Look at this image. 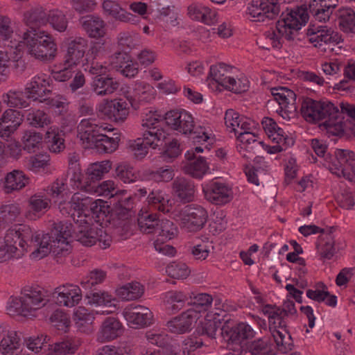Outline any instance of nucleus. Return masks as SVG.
Masks as SVG:
<instances>
[{"label": "nucleus", "mask_w": 355, "mask_h": 355, "mask_svg": "<svg viewBox=\"0 0 355 355\" xmlns=\"http://www.w3.org/2000/svg\"><path fill=\"white\" fill-rule=\"evenodd\" d=\"M74 224L60 221L54 223L50 233L43 236L39 248L31 253L33 258L42 259L46 257L53 248H59V244L67 243L68 238L71 237L84 246L92 247L97 241H101L103 230L85 220H75Z\"/></svg>", "instance_id": "nucleus-1"}, {"label": "nucleus", "mask_w": 355, "mask_h": 355, "mask_svg": "<svg viewBox=\"0 0 355 355\" xmlns=\"http://www.w3.org/2000/svg\"><path fill=\"white\" fill-rule=\"evenodd\" d=\"M336 1L337 0H310L308 6L304 4L293 9H287V12H282L277 21L278 33L288 41L294 40L300 35L302 26L305 25L309 20L308 12L315 20L325 22L329 19L336 6Z\"/></svg>", "instance_id": "nucleus-2"}, {"label": "nucleus", "mask_w": 355, "mask_h": 355, "mask_svg": "<svg viewBox=\"0 0 355 355\" xmlns=\"http://www.w3.org/2000/svg\"><path fill=\"white\" fill-rule=\"evenodd\" d=\"M254 334L249 324L238 323L231 318V315H223V340L227 343L226 348L229 351L225 355H240L242 340L253 338Z\"/></svg>", "instance_id": "nucleus-3"}, {"label": "nucleus", "mask_w": 355, "mask_h": 355, "mask_svg": "<svg viewBox=\"0 0 355 355\" xmlns=\"http://www.w3.org/2000/svg\"><path fill=\"white\" fill-rule=\"evenodd\" d=\"M144 120L143 127L149 130H145L142 138H137L130 145L134 151V156L137 159H142L148 153V147L155 149L157 147L162 146L164 139H166V133L162 129L157 128L156 123L160 121L159 118L148 116Z\"/></svg>", "instance_id": "nucleus-4"}, {"label": "nucleus", "mask_w": 355, "mask_h": 355, "mask_svg": "<svg viewBox=\"0 0 355 355\" xmlns=\"http://www.w3.org/2000/svg\"><path fill=\"white\" fill-rule=\"evenodd\" d=\"M23 40L31 55L42 61H51L55 56L56 44L45 32L35 33L33 35L24 33Z\"/></svg>", "instance_id": "nucleus-5"}, {"label": "nucleus", "mask_w": 355, "mask_h": 355, "mask_svg": "<svg viewBox=\"0 0 355 355\" xmlns=\"http://www.w3.org/2000/svg\"><path fill=\"white\" fill-rule=\"evenodd\" d=\"M44 297L41 288L26 286L21 291V296L12 299L7 309L10 315L27 316L31 311L42 306Z\"/></svg>", "instance_id": "nucleus-6"}, {"label": "nucleus", "mask_w": 355, "mask_h": 355, "mask_svg": "<svg viewBox=\"0 0 355 355\" xmlns=\"http://www.w3.org/2000/svg\"><path fill=\"white\" fill-rule=\"evenodd\" d=\"M167 125L172 129L182 132L183 134H189V137L193 143L200 141H206L209 136L205 131L194 130L193 117L186 111L171 110L165 113L164 117Z\"/></svg>", "instance_id": "nucleus-7"}, {"label": "nucleus", "mask_w": 355, "mask_h": 355, "mask_svg": "<svg viewBox=\"0 0 355 355\" xmlns=\"http://www.w3.org/2000/svg\"><path fill=\"white\" fill-rule=\"evenodd\" d=\"M179 216L184 227L190 232H196L204 227L208 215L201 206L188 205L180 209Z\"/></svg>", "instance_id": "nucleus-8"}, {"label": "nucleus", "mask_w": 355, "mask_h": 355, "mask_svg": "<svg viewBox=\"0 0 355 355\" xmlns=\"http://www.w3.org/2000/svg\"><path fill=\"white\" fill-rule=\"evenodd\" d=\"M280 12L278 0H252L248 13L254 21L264 22L275 19Z\"/></svg>", "instance_id": "nucleus-9"}, {"label": "nucleus", "mask_w": 355, "mask_h": 355, "mask_svg": "<svg viewBox=\"0 0 355 355\" xmlns=\"http://www.w3.org/2000/svg\"><path fill=\"white\" fill-rule=\"evenodd\" d=\"M239 142L237 146L238 151L241 157L245 159H256L262 155L264 151L265 144L259 140L258 135L245 134L236 138Z\"/></svg>", "instance_id": "nucleus-10"}, {"label": "nucleus", "mask_w": 355, "mask_h": 355, "mask_svg": "<svg viewBox=\"0 0 355 355\" xmlns=\"http://www.w3.org/2000/svg\"><path fill=\"white\" fill-rule=\"evenodd\" d=\"M239 70L232 65L223 63V89L235 94H241L249 89V81L239 77Z\"/></svg>", "instance_id": "nucleus-11"}, {"label": "nucleus", "mask_w": 355, "mask_h": 355, "mask_svg": "<svg viewBox=\"0 0 355 355\" xmlns=\"http://www.w3.org/2000/svg\"><path fill=\"white\" fill-rule=\"evenodd\" d=\"M327 109L324 121L319 127L326 130L331 135H343L345 123L343 122L344 117H342V113H340L339 109L331 102L327 103Z\"/></svg>", "instance_id": "nucleus-12"}, {"label": "nucleus", "mask_w": 355, "mask_h": 355, "mask_svg": "<svg viewBox=\"0 0 355 355\" xmlns=\"http://www.w3.org/2000/svg\"><path fill=\"white\" fill-rule=\"evenodd\" d=\"M222 309L215 307L209 311L203 321H200L195 330V334L199 336H207L211 339L216 338L217 329L221 331L222 336V318L220 313Z\"/></svg>", "instance_id": "nucleus-13"}, {"label": "nucleus", "mask_w": 355, "mask_h": 355, "mask_svg": "<svg viewBox=\"0 0 355 355\" xmlns=\"http://www.w3.org/2000/svg\"><path fill=\"white\" fill-rule=\"evenodd\" d=\"M335 155L339 168L332 171L338 177H343L350 182H355V153L349 150L336 149Z\"/></svg>", "instance_id": "nucleus-14"}, {"label": "nucleus", "mask_w": 355, "mask_h": 355, "mask_svg": "<svg viewBox=\"0 0 355 355\" xmlns=\"http://www.w3.org/2000/svg\"><path fill=\"white\" fill-rule=\"evenodd\" d=\"M198 311L188 309L180 315L167 322V327L171 332L183 334L189 332L199 319Z\"/></svg>", "instance_id": "nucleus-15"}, {"label": "nucleus", "mask_w": 355, "mask_h": 355, "mask_svg": "<svg viewBox=\"0 0 355 355\" xmlns=\"http://www.w3.org/2000/svg\"><path fill=\"white\" fill-rule=\"evenodd\" d=\"M24 22L27 26L24 33L33 35L35 33L44 32L40 28L48 23V12L40 6L31 8L24 12Z\"/></svg>", "instance_id": "nucleus-16"}, {"label": "nucleus", "mask_w": 355, "mask_h": 355, "mask_svg": "<svg viewBox=\"0 0 355 355\" xmlns=\"http://www.w3.org/2000/svg\"><path fill=\"white\" fill-rule=\"evenodd\" d=\"M309 41L322 52H331L334 51V46L340 42L341 37L338 33L326 27L320 31H317L314 35H311Z\"/></svg>", "instance_id": "nucleus-17"}, {"label": "nucleus", "mask_w": 355, "mask_h": 355, "mask_svg": "<svg viewBox=\"0 0 355 355\" xmlns=\"http://www.w3.org/2000/svg\"><path fill=\"white\" fill-rule=\"evenodd\" d=\"M99 111L108 119L123 121L128 114V103L122 99H114L100 105Z\"/></svg>", "instance_id": "nucleus-18"}, {"label": "nucleus", "mask_w": 355, "mask_h": 355, "mask_svg": "<svg viewBox=\"0 0 355 355\" xmlns=\"http://www.w3.org/2000/svg\"><path fill=\"white\" fill-rule=\"evenodd\" d=\"M173 193L182 203L191 202L194 199V182L187 178H176L172 183Z\"/></svg>", "instance_id": "nucleus-19"}, {"label": "nucleus", "mask_w": 355, "mask_h": 355, "mask_svg": "<svg viewBox=\"0 0 355 355\" xmlns=\"http://www.w3.org/2000/svg\"><path fill=\"white\" fill-rule=\"evenodd\" d=\"M133 208L132 196H129L125 198L118 199L117 201L113 202V205L107 211V216L110 220H126L132 216Z\"/></svg>", "instance_id": "nucleus-20"}, {"label": "nucleus", "mask_w": 355, "mask_h": 355, "mask_svg": "<svg viewBox=\"0 0 355 355\" xmlns=\"http://www.w3.org/2000/svg\"><path fill=\"white\" fill-rule=\"evenodd\" d=\"M24 115L17 110H6L0 118V135L9 137L21 124Z\"/></svg>", "instance_id": "nucleus-21"}, {"label": "nucleus", "mask_w": 355, "mask_h": 355, "mask_svg": "<svg viewBox=\"0 0 355 355\" xmlns=\"http://www.w3.org/2000/svg\"><path fill=\"white\" fill-rule=\"evenodd\" d=\"M275 100L280 106V112L292 113L296 111V94L287 87H279L271 89Z\"/></svg>", "instance_id": "nucleus-22"}, {"label": "nucleus", "mask_w": 355, "mask_h": 355, "mask_svg": "<svg viewBox=\"0 0 355 355\" xmlns=\"http://www.w3.org/2000/svg\"><path fill=\"white\" fill-rule=\"evenodd\" d=\"M185 158L188 162L184 166V171L193 178L200 179L209 168L205 157H197L193 150H188L185 153Z\"/></svg>", "instance_id": "nucleus-23"}, {"label": "nucleus", "mask_w": 355, "mask_h": 355, "mask_svg": "<svg viewBox=\"0 0 355 355\" xmlns=\"http://www.w3.org/2000/svg\"><path fill=\"white\" fill-rule=\"evenodd\" d=\"M126 320L139 327H146L152 324L153 313L147 307L137 305L131 306L125 311Z\"/></svg>", "instance_id": "nucleus-24"}, {"label": "nucleus", "mask_w": 355, "mask_h": 355, "mask_svg": "<svg viewBox=\"0 0 355 355\" xmlns=\"http://www.w3.org/2000/svg\"><path fill=\"white\" fill-rule=\"evenodd\" d=\"M90 85L92 90L97 95L105 96L117 90L119 83L109 75L100 73L92 78Z\"/></svg>", "instance_id": "nucleus-25"}, {"label": "nucleus", "mask_w": 355, "mask_h": 355, "mask_svg": "<svg viewBox=\"0 0 355 355\" xmlns=\"http://www.w3.org/2000/svg\"><path fill=\"white\" fill-rule=\"evenodd\" d=\"M87 41L82 37L76 38L68 46L64 65L72 67L78 64L85 54Z\"/></svg>", "instance_id": "nucleus-26"}, {"label": "nucleus", "mask_w": 355, "mask_h": 355, "mask_svg": "<svg viewBox=\"0 0 355 355\" xmlns=\"http://www.w3.org/2000/svg\"><path fill=\"white\" fill-rule=\"evenodd\" d=\"M123 333V326L120 321L114 317H107L103 322L98 332V340L109 341L114 340Z\"/></svg>", "instance_id": "nucleus-27"}, {"label": "nucleus", "mask_w": 355, "mask_h": 355, "mask_svg": "<svg viewBox=\"0 0 355 355\" xmlns=\"http://www.w3.org/2000/svg\"><path fill=\"white\" fill-rule=\"evenodd\" d=\"M79 22L90 37L102 38L105 35V22L97 16H83Z\"/></svg>", "instance_id": "nucleus-28"}, {"label": "nucleus", "mask_w": 355, "mask_h": 355, "mask_svg": "<svg viewBox=\"0 0 355 355\" xmlns=\"http://www.w3.org/2000/svg\"><path fill=\"white\" fill-rule=\"evenodd\" d=\"M146 337L149 343L159 347L156 350L158 355H179L168 335L147 332Z\"/></svg>", "instance_id": "nucleus-29"}, {"label": "nucleus", "mask_w": 355, "mask_h": 355, "mask_svg": "<svg viewBox=\"0 0 355 355\" xmlns=\"http://www.w3.org/2000/svg\"><path fill=\"white\" fill-rule=\"evenodd\" d=\"M74 320L78 330L87 334L94 331V313L83 306H79L74 312Z\"/></svg>", "instance_id": "nucleus-30"}, {"label": "nucleus", "mask_w": 355, "mask_h": 355, "mask_svg": "<svg viewBox=\"0 0 355 355\" xmlns=\"http://www.w3.org/2000/svg\"><path fill=\"white\" fill-rule=\"evenodd\" d=\"M21 333L8 331L0 342V350L3 355H15L21 345Z\"/></svg>", "instance_id": "nucleus-31"}, {"label": "nucleus", "mask_w": 355, "mask_h": 355, "mask_svg": "<svg viewBox=\"0 0 355 355\" xmlns=\"http://www.w3.org/2000/svg\"><path fill=\"white\" fill-rule=\"evenodd\" d=\"M29 182V178L19 170H14L4 176L5 187L7 192L24 188Z\"/></svg>", "instance_id": "nucleus-32"}, {"label": "nucleus", "mask_w": 355, "mask_h": 355, "mask_svg": "<svg viewBox=\"0 0 355 355\" xmlns=\"http://www.w3.org/2000/svg\"><path fill=\"white\" fill-rule=\"evenodd\" d=\"M101 130L97 140L95 141L96 148L100 153H110L114 152L119 146L120 141L119 133H114V137H108Z\"/></svg>", "instance_id": "nucleus-33"}, {"label": "nucleus", "mask_w": 355, "mask_h": 355, "mask_svg": "<svg viewBox=\"0 0 355 355\" xmlns=\"http://www.w3.org/2000/svg\"><path fill=\"white\" fill-rule=\"evenodd\" d=\"M112 163L109 160L91 164L87 169V180L86 184H94L101 180L105 173L109 172Z\"/></svg>", "instance_id": "nucleus-34"}, {"label": "nucleus", "mask_w": 355, "mask_h": 355, "mask_svg": "<svg viewBox=\"0 0 355 355\" xmlns=\"http://www.w3.org/2000/svg\"><path fill=\"white\" fill-rule=\"evenodd\" d=\"M318 107V101L306 98L302 103L300 112L306 121L315 123L320 121Z\"/></svg>", "instance_id": "nucleus-35"}, {"label": "nucleus", "mask_w": 355, "mask_h": 355, "mask_svg": "<svg viewBox=\"0 0 355 355\" xmlns=\"http://www.w3.org/2000/svg\"><path fill=\"white\" fill-rule=\"evenodd\" d=\"M157 227L153 234L157 235L158 241L170 240L173 239L178 233V228L175 224L167 219H162L156 223Z\"/></svg>", "instance_id": "nucleus-36"}, {"label": "nucleus", "mask_w": 355, "mask_h": 355, "mask_svg": "<svg viewBox=\"0 0 355 355\" xmlns=\"http://www.w3.org/2000/svg\"><path fill=\"white\" fill-rule=\"evenodd\" d=\"M247 349L252 355H274L270 339L266 337L248 342Z\"/></svg>", "instance_id": "nucleus-37"}, {"label": "nucleus", "mask_w": 355, "mask_h": 355, "mask_svg": "<svg viewBox=\"0 0 355 355\" xmlns=\"http://www.w3.org/2000/svg\"><path fill=\"white\" fill-rule=\"evenodd\" d=\"M80 345L78 340L67 339L61 342H57L52 345H48V349L52 350L55 354H72L78 349Z\"/></svg>", "instance_id": "nucleus-38"}, {"label": "nucleus", "mask_w": 355, "mask_h": 355, "mask_svg": "<svg viewBox=\"0 0 355 355\" xmlns=\"http://www.w3.org/2000/svg\"><path fill=\"white\" fill-rule=\"evenodd\" d=\"M84 189L88 192L97 193L99 196H113L115 191L114 183L112 180L103 181L102 183H88L84 186Z\"/></svg>", "instance_id": "nucleus-39"}, {"label": "nucleus", "mask_w": 355, "mask_h": 355, "mask_svg": "<svg viewBox=\"0 0 355 355\" xmlns=\"http://www.w3.org/2000/svg\"><path fill=\"white\" fill-rule=\"evenodd\" d=\"M42 139V134L33 130H26L22 138L24 150L28 153H35L39 149Z\"/></svg>", "instance_id": "nucleus-40"}, {"label": "nucleus", "mask_w": 355, "mask_h": 355, "mask_svg": "<svg viewBox=\"0 0 355 355\" xmlns=\"http://www.w3.org/2000/svg\"><path fill=\"white\" fill-rule=\"evenodd\" d=\"M191 302H189V304H192L195 308L193 310L198 311V315L202 311H207L208 307L211 305L213 297L211 295L207 293H195L192 292L189 295Z\"/></svg>", "instance_id": "nucleus-41"}, {"label": "nucleus", "mask_w": 355, "mask_h": 355, "mask_svg": "<svg viewBox=\"0 0 355 355\" xmlns=\"http://www.w3.org/2000/svg\"><path fill=\"white\" fill-rule=\"evenodd\" d=\"M221 69L222 62L211 65L209 74L206 79L209 88L218 92H220L221 89L220 87L222 86Z\"/></svg>", "instance_id": "nucleus-42"}, {"label": "nucleus", "mask_w": 355, "mask_h": 355, "mask_svg": "<svg viewBox=\"0 0 355 355\" xmlns=\"http://www.w3.org/2000/svg\"><path fill=\"white\" fill-rule=\"evenodd\" d=\"M338 23L341 29L347 33L353 32L355 28V12L351 8L339 10Z\"/></svg>", "instance_id": "nucleus-43"}, {"label": "nucleus", "mask_w": 355, "mask_h": 355, "mask_svg": "<svg viewBox=\"0 0 355 355\" xmlns=\"http://www.w3.org/2000/svg\"><path fill=\"white\" fill-rule=\"evenodd\" d=\"M223 119L226 132L230 135V138H233L234 135L236 134V128H239L241 122L239 114L232 109L227 110Z\"/></svg>", "instance_id": "nucleus-44"}, {"label": "nucleus", "mask_w": 355, "mask_h": 355, "mask_svg": "<svg viewBox=\"0 0 355 355\" xmlns=\"http://www.w3.org/2000/svg\"><path fill=\"white\" fill-rule=\"evenodd\" d=\"M71 293H61V295L58 297V302L66 306H73L81 300L82 294L80 288L78 286L71 285Z\"/></svg>", "instance_id": "nucleus-45"}, {"label": "nucleus", "mask_w": 355, "mask_h": 355, "mask_svg": "<svg viewBox=\"0 0 355 355\" xmlns=\"http://www.w3.org/2000/svg\"><path fill=\"white\" fill-rule=\"evenodd\" d=\"M87 130L80 133V138L84 142L87 143L90 148H94L95 141L97 140L98 137L101 130H105L106 128L102 126H98L97 125H92L89 123V126H87Z\"/></svg>", "instance_id": "nucleus-46"}, {"label": "nucleus", "mask_w": 355, "mask_h": 355, "mask_svg": "<svg viewBox=\"0 0 355 355\" xmlns=\"http://www.w3.org/2000/svg\"><path fill=\"white\" fill-rule=\"evenodd\" d=\"M116 175L125 183L137 182L139 178V173L128 165H119L115 169Z\"/></svg>", "instance_id": "nucleus-47"}, {"label": "nucleus", "mask_w": 355, "mask_h": 355, "mask_svg": "<svg viewBox=\"0 0 355 355\" xmlns=\"http://www.w3.org/2000/svg\"><path fill=\"white\" fill-rule=\"evenodd\" d=\"M207 200L216 205H222V184L218 182L211 183L209 187L204 189Z\"/></svg>", "instance_id": "nucleus-48"}, {"label": "nucleus", "mask_w": 355, "mask_h": 355, "mask_svg": "<svg viewBox=\"0 0 355 355\" xmlns=\"http://www.w3.org/2000/svg\"><path fill=\"white\" fill-rule=\"evenodd\" d=\"M48 22L54 29L60 32L64 31L67 27V20L66 17L61 11L59 10L49 11Z\"/></svg>", "instance_id": "nucleus-49"}, {"label": "nucleus", "mask_w": 355, "mask_h": 355, "mask_svg": "<svg viewBox=\"0 0 355 355\" xmlns=\"http://www.w3.org/2000/svg\"><path fill=\"white\" fill-rule=\"evenodd\" d=\"M23 255V250H18L15 245L0 243V262L6 261L12 258L18 259Z\"/></svg>", "instance_id": "nucleus-50"}, {"label": "nucleus", "mask_w": 355, "mask_h": 355, "mask_svg": "<svg viewBox=\"0 0 355 355\" xmlns=\"http://www.w3.org/2000/svg\"><path fill=\"white\" fill-rule=\"evenodd\" d=\"M3 101L10 107H26L28 103L22 97V92L10 91L3 96Z\"/></svg>", "instance_id": "nucleus-51"}, {"label": "nucleus", "mask_w": 355, "mask_h": 355, "mask_svg": "<svg viewBox=\"0 0 355 355\" xmlns=\"http://www.w3.org/2000/svg\"><path fill=\"white\" fill-rule=\"evenodd\" d=\"M166 272L173 279H184L190 270L184 263L173 262L166 268Z\"/></svg>", "instance_id": "nucleus-52"}, {"label": "nucleus", "mask_w": 355, "mask_h": 355, "mask_svg": "<svg viewBox=\"0 0 355 355\" xmlns=\"http://www.w3.org/2000/svg\"><path fill=\"white\" fill-rule=\"evenodd\" d=\"M26 119L31 125L35 128H43L50 123L48 115L40 110L29 112L26 116Z\"/></svg>", "instance_id": "nucleus-53"}, {"label": "nucleus", "mask_w": 355, "mask_h": 355, "mask_svg": "<svg viewBox=\"0 0 355 355\" xmlns=\"http://www.w3.org/2000/svg\"><path fill=\"white\" fill-rule=\"evenodd\" d=\"M96 355H135L134 349L129 345L116 347L104 346L98 349Z\"/></svg>", "instance_id": "nucleus-54"}, {"label": "nucleus", "mask_w": 355, "mask_h": 355, "mask_svg": "<svg viewBox=\"0 0 355 355\" xmlns=\"http://www.w3.org/2000/svg\"><path fill=\"white\" fill-rule=\"evenodd\" d=\"M160 220L157 218L156 214H148L138 218V225L143 232L146 234L153 233L157 227L156 223Z\"/></svg>", "instance_id": "nucleus-55"}, {"label": "nucleus", "mask_w": 355, "mask_h": 355, "mask_svg": "<svg viewBox=\"0 0 355 355\" xmlns=\"http://www.w3.org/2000/svg\"><path fill=\"white\" fill-rule=\"evenodd\" d=\"M46 142L49 143V148L53 153H60L64 148V139L58 133L47 131L45 136Z\"/></svg>", "instance_id": "nucleus-56"}, {"label": "nucleus", "mask_w": 355, "mask_h": 355, "mask_svg": "<svg viewBox=\"0 0 355 355\" xmlns=\"http://www.w3.org/2000/svg\"><path fill=\"white\" fill-rule=\"evenodd\" d=\"M51 322L58 329L67 331L70 324V319L64 311L57 309L50 317Z\"/></svg>", "instance_id": "nucleus-57"}, {"label": "nucleus", "mask_w": 355, "mask_h": 355, "mask_svg": "<svg viewBox=\"0 0 355 355\" xmlns=\"http://www.w3.org/2000/svg\"><path fill=\"white\" fill-rule=\"evenodd\" d=\"M49 340L50 337L43 334L36 338L29 337L28 339L24 338L27 347L35 353H38L43 347H46V344Z\"/></svg>", "instance_id": "nucleus-58"}, {"label": "nucleus", "mask_w": 355, "mask_h": 355, "mask_svg": "<svg viewBox=\"0 0 355 355\" xmlns=\"http://www.w3.org/2000/svg\"><path fill=\"white\" fill-rule=\"evenodd\" d=\"M106 277V272L101 269H94L89 272L87 279L81 282V284L85 288H91L96 284H100L104 281Z\"/></svg>", "instance_id": "nucleus-59"}, {"label": "nucleus", "mask_w": 355, "mask_h": 355, "mask_svg": "<svg viewBox=\"0 0 355 355\" xmlns=\"http://www.w3.org/2000/svg\"><path fill=\"white\" fill-rule=\"evenodd\" d=\"M19 236H17V240L20 243V241L25 242L27 245L28 242L31 243L39 242L40 240V236L38 235L34 236L33 233L30 228L29 226L20 225L18 229L15 230Z\"/></svg>", "instance_id": "nucleus-60"}, {"label": "nucleus", "mask_w": 355, "mask_h": 355, "mask_svg": "<svg viewBox=\"0 0 355 355\" xmlns=\"http://www.w3.org/2000/svg\"><path fill=\"white\" fill-rule=\"evenodd\" d=\"M110 209V205H107V202L103 200H92L89 206V210L92 214L93 218H100L101 216H107V211Z\"/></svg>", "instance_id": "nucleus-61"}, {"label": "nucleus", "mask_w": 355, "mask_h": 355, "mask_svg": "<svg viewBox=\"0 0 355 355\" xmlns=\"http://www.w3.org/2000/svg\"><path fill=\"white\" fill-rule=\"evenodd\" d=\"M150 178L155 182H168L173 180L174 177L173 170L171 167L166 168L161 167L157 171H152L150 173Z\"/></svg>", "instance_id": "nucleus-62"}, {"label": "nucleus", "mask_w": 355, "mask_h": 355, "mask_svg": "<svg viewBox=\"0 0 355 355\" xmlns=\"http://www.w3.org/2000/svg\"><path fill=\"white\" fill-rule=\"evenodd\" d=\"M162 146H164V150L161 153V154L164 157L174 159L177 157L180 153L179 144L178 141L175 139H173L168 143L164 140Z\"/></svg>", "instance_id": "nucleus-63"}, {"label": "nucleus", "mask_w": 355, "mask_h": 355, "mask_svg": "<svg viewBox=\"0 0 355 355\" xmlns=\"http://www.w3.org/2000/svg\"><path fill=\"white\" fill-rule=\"evenodd\" d=\"M188 12L190 17L196 21H200L204 23L207 21V15H208L209 8L197 5H191L188 8Z\"/></svg>", "instance_id": "nucleus-64"}]
</instances>
